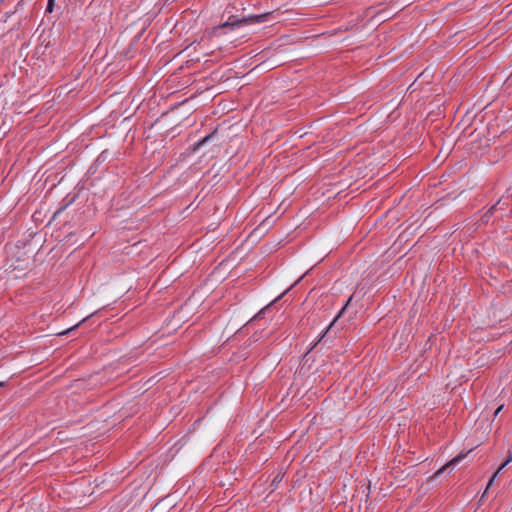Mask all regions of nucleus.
Listing matches in <instances>:
<instances>
[{
    "label": "nucleus",
    "instance_id": "obj_1",
    "mask_svg": "<svg viewBox=\"0 0 512 512\" xmlns=\"http://www.w3.org/2000/svg\"><path fill=\"white\" fill-rule=\"evenodd\" d=\"M268 16H269V13L254 15V16H250V17H243L241 19L231 16V17H229V19L226 22L215 27V31L226 28V27H232V28L240 27L243 24L261 23V22L265 21Z\"/></svg>",
    "mask_w": 512,
    "mask_h": 512
},
{
    "label": "nucleus",
    "instance_id": "obj_2",
    "mask_svg": "<svg viewBox=\"0 0 512 512\" xmlns=\"http://www.w3.org/2000/svg\"><path fill=\"white\" fill-rule=\"evenodd\" d=\"M472 449H470L467 452H461L456 457H454L452 460H450L448 463H446L444 466H442L439 470H437L431 477L430 480H433L437 477H439L446 469H448L451 466L457 465L461 460H463L468 453H470Z\"/></svg>",
    "mask_w": 512,
    "mask_h": 512
},
{
    "label": "nucleus",
    "instance_id": "obj_3",
    "mask_svg": "<svg viewBox=\"0 0 512 512\" xmlns=\"http://www.w3.org/2000/svg\"><path fill=\"white\" fill-rule=\"evenodd\" d=\"M147 360V355L144 352L135 351L133 353L130 352V365L134 364L135 366L143 363Z\"/></svg>",
    "mask_w": 512,
    "mask_h": 512
},
{
    "label": "nucleus",
    "instance_id": "obj_4",
    "mask_svg": "<svg viewBox=\"0 0 512 512\" xmlns=\"http://www.w3.org/2000/svg\"><path fill=\"white\" fill-rule=\"evenodd\" d=\"M352 301V296L347 300L346 304L342 307V309L339 311V313L336 315V317L333 319V321L331 322V324L328 326V328L325 330V332L321 335L320 339L318 340V342L325 336V334L328 333V331L332 328V326L338 321V319L344 314L345 310L347 309V307L350 305Z\"/></svg>",
    "mask_w": 512,
    "mask_h": 512
},
{
    "label": "nucleus",
    "instance_id": "obj_5",
    "mask_svg": "<svg viewBox=\"0 0 512 512\" xmlns=\"http://www.w3.org/2000/svg\"><path fill=\"white\" fill-rule=\"evenodd\" d=\"M502 200L500 199L495 205H493L482 217V221L488 223L490 218L499 210ZM502 209V207H500Z\"/></svg>",
    "mask_w": 512,
    "mask_h": 512
},
{
    "label": "nucleus",
    "instance_id": "obj_6",
    "mask_svg": "<svg viewBox=\"0 0 512 512\" xmlns=\"http://www.w3.org/2000/svg\"><path fill=\"white\" fill-rule=\"evenodd\" d=\"M302 279L299 278L293 285H291L282 295H280L279 297H277L274 301H272L269 305H267L266 307H264L263 309H261L254 317L253 319H259L261 317H263V314L265 313V311L270 307L271 304H273L274 302H276L277 300H279L286 292H288L291 288H293L300 280Z\"/></svg>",
    "mask_w": 512,
    "mask_h": 512
},
{
    "label": "nucleus",
    "instance_id": "obj_7",
    "mask_svg": "<svg viewBox=\"0 0 512 512\" xmlns=\"http://www.w3.org/2000/svg\"><path fill=\"white\" fill-rule=\"evenodd\" d=\"M195 51H196V46L194 45V43H191L182 52L185 53L187 57H192V59H194L193 53ZM195 59L198 60V57H195Z\"/></svg>",
    "mask_w": 512,
    "mask_h": 512
},
{
    "label": "nucleus",
    "instance_id": "obj_8",
    "mask_svg": "<svg viewBox=\"0 0 512 512\" xmlns=\"http://www.w3.org/2000/svg\"><path fill=\"white\" fill-rule=\"evenodd\" d=\"M215 133H216V130L214 132H212L211 134L207 135L206 137H204L199 142H197L195 147H194V150L198 149L200 146H202L203 144L208 142L215 135Z\"/></svg>",
    "mask_w": 512,
    "mask_h": 512
},
{
    "label": "nucleus",
    "instance_id": "obj_9",
    "mask_svg": "<svg viewBox=\"0 0 512 512\" xmlns=\"http://www.w3.org/2000/svg\"><path fill=\"white\" fill-rule=\"evenodd\" d=\"M74 198H72L66 205L62 206L61 208H59L53 215V219L56 220L67 208V206H69L72 202H73Z\"/></svg>",
    "mask_w": 512,
    "mask_h": 512
},
{
    "label": "nucleus",
    "instance_id": "obj_10",
    "mask_svg": "<svg viewBox=\"0 0 512 512\" xmlns=\"http://www.w3.org/2000/svg\"><path fill=\"white\" fill-rule=\"evenodd\" d=\"M283 477H284V473L282 472H279L275 477L274 479L272 480L271 482V486L272 487H277V485L283 480Z\"/></svg>",
    "mask_w": 512,
    "mask_h": 512
},
{
    "label": "nucleus",
    "instance_id": "obj_11",
    "mask_svg": "<svg viewBox=\"0 0 512 512\" xmlns=\"http://www.w3.org/2000/svg\"><path fill=\"white\" fill-rule=\"evenodd\" d=\"M499 474V470H496V472L492 475V477L490 478V480L488 481V484H487V487H486V490L484 492V494L482 495V497L485 496L487 490L493 485V482L494 480L496 479L497 475Z\"/></svg>",
    "mask_w": 512,
    "mask_h": 512
},
{
    "label": "nucleus",
    "instance_id": "obj_12",
    "mask_svg": "<svg viewBox=\"0 0 512 512\" xmlns=\"http://www.w3.org/2000/svg\"><path fill=\"white\" fill-rule=\"evenodd\" d=\"M150 22V18H146L143 20L142 24H141V27H140V31L138 33V37L141 35V33L145 30V28L147 27V25L149 24Z\"/></svg>",
    "mask_w": 512,
    "mask_h": 512
},
{
    "label": "nucleus",
    "instance_id": "obj_13",
    "mask_svg": "<svg viewBox=\"0 0 512 512\" xmlns=\"http://www.w3.org/2000/svg\"><path fill=\"white\" fill-rule=\"evenodd\" d=\"M54 1L55 0H48L46 12L51 13L54 9Z\"/></svg>",
    "mask_w": 512,
    "mask_h": 512
},
{
    "label": "nucleus",
    "instance_id": "obj_14",
    "mask_svg": "<svg viewBox=\"0 0 512 512\" xmlns=\"http://www.w3.org/2000/svg\"><path fill=\"white\" fill-rule=\"evenodd\" d=\"M15 13H16V12H15L14 10L5 12V14H4L5 20H4V21L6 22V21H7V19H8V18H10V17H11L12 15H14Z\"/></svg>",
    "mask_w": 512,
    "mask_h": 512
},
{
    "label": "nucleus",
    "instance_id": "obj_15",
    "mask_svg": "<svg viewBox=\"0 0 512 512\" xmlns=\"http://www.w3.org/2000/svg\"><path fill=\"white\" fill-rule=\"evenodd\" d=\"M23 5H24V0H20V1L17 3V5H16V7H15L14 11H15V12H17L18 10L22 9Z\"/></svg>",
    "mask_w": 512,
    "mask_h": 512
},
{
    "label": "nucleus",
    "instance_id": "obj_16",
    "mask_svg": "<svg viewBox=\"0 0 512 512\" xmlns=\"http://www.w3.org/2000/svg\"><path fill=\"white\" fill-rule=\"evenodd\" d=\"M503 407H504V405H503V404H502V405H500V406L495 410V412H494V416H497V415H498V413H500V411L503 409Z\"/></svg>",
    "mask_w": 512,
    "mask_h": 512
},
{
    "label": "nucleus",
    "instance_id": "obj_17",
    "mask_svg": "<svg viewBox=\"0 0 512 512\" xmlns=\"http://www.w3.org/2000/svg\"><path fill=\"white\" fill-rule=\"evenodd\" d=\"M512 461V454L510 453L506 459V461L504 462V465H508L510 462Z\"/></svg>",
    "mask_w": 512,
    "mask_h": 512
},
{
    "label": "nucleus",
    "instance_id": "obj_18",
    "mask_svg": "<svg viewBox=\"0 0 512 512\" xmlns=\"http://www.w3.org/2000/svg\"><path fill=\"white\" fill-rule=\"evenodd\" d=\"M78 325H75L74 327H71L70 329H68L66 332H64L63 334H66L68 332H70L71 330H74Z\"/></svg>",
    "mask_w": 512,
    "mask_h": 512
},
{
    "label": "nucleus",
    "instance_id": "obj_19",
    "mask_svg": "<svg viewBox=\"0 0 512 512\" xmlns=\"http://www.w3.org/2000/svg\"><path fill=\"white\" fill-rule=\"evenodd\" d=\"M6 385V382L0 381V387H4Z\"/></svg>",
    "mask_w": 512,
    "mask_h": 512
},
{
    "label": "nucleus",
    "instance_id": "obj_20",
    "mask_svg": "<svg viewBox=\"0 0 512 512\" xmlns=\"http://www.w3.org/2000/svg\"><path fill=\"white\" fill-rule=\"evenodd\" d=\"M506 465H504V463L497 469L499 470V472L505 467Z\"/></svg>",
    "mask_w": 512,
    "mask_h": 512
},
{
    "label": "nucleus",
    "instance_id": "obj_21",
    "mask_svg": "<svg viewBox=\"0 0 512 512\" xmlns=\"http://www.w3.org/2000/svg\"><path fill=\"white\" fill-rule=\"evenodd\" d=\"M91 235H93V233L87 232V233L85 234V237H90Z\"/></svg>",
    "mask_w": 512,
    "mask_h": 512
},
{
    "label": "nucleus",
    "instance_id": "obj_22",
    "mask_svg": "<svg viewBox=\"0 0 512 512\" xmlns=\"http://www.w3.org/2000/svg\"><path fill=\"white\" fill-rule=\"evenodd\" d=\"M4 0H0V4L3 2Z\"/></svg>",
    "mask_w": 512,
    "mask_h": 512
}]
</instances>
